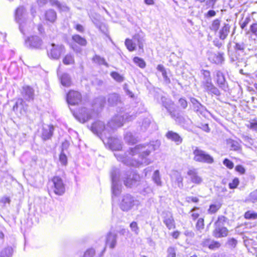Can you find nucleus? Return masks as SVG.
Masks as SVG:
<instances>
[{"mask_svg": "<svg viewBox=\"0 0 257 257\" xmlns=\"http://www.w3.org/2000/svg\"><path fill=\"white\" fill-rule=\"evenodd\" d=\"M159 147V143L139 145L130 150L124 155L120 153L114 154L117 160L128 166L139 167L140 165H148L151 161L147 157L151 152Z\"/></svg>", "mask_w": 257, "mask_h": 257, "instance_id": "1", "label": "nucleus"}, {"mask_svg": "<svg viewBox=\"0 0 257 257\" xmlns=\"http://www.w3.org/2000/svg\"><path fill=\"white\" fill-rule=\"evenodd\" d=\"M135 117V114L130 115L128 113L123 115L118 114L114 116L108 122L106 126L103 121L100 120L94 122L90 126V130L102 140L107 135L109 131H114L117 127L122 126L124 122L132 121Z\"/></svg>", "mask_w": 257, "mask_h": 257, "instance_id": "2", "label": "nucleus"}, {"mask_svg": "<svg viewBox=\"0 0 257 257\" xmlns=\"http://www.w3.org/2000/svg\"><path fill=\"white\" fill-rule=\"evenodd\" d=\"M111 178L112 192L115 196L118 195L121 192V180L123 181L125 186L132 187L140 179L139 175L134 172L128 171L120 173L119 169L115 167H113L111 169Z\"/></svg>", "mask_w": 257, "mask_h": 257, "instance_id": "3", "label": "nucleus"}, {"mask_svg": "<svg viewBox=\"0 0 257 257\" xmlns=\"http://www.w3.org/2000/svg\"><path fill=\"white\" fill-rule=\"evenodd\" d=\"M139 204V201L135 197L130 194H126L122 197L120 208L122 211L127 212L134 207H137Z\"/></svg>", "mask_w": 257, "mask_h": 257, "instance_id": "4", "label": "nucleus"}, {"mask_svg": "<svg viewBox=\"0 0 257 257\" xmlns=\"http://www.w3.org/2000/svg\"><path fill=\"white\" fill-rule=\"evenodd\" d=\"M193 160L195 161L209 164H212L214 162L213 158L207 154L205 151L199 149L197 147H193Z\"/></svg>", "mask_w": 257, "mask_h": 257, "instance_id": "5", "label": "nucleus"}, {"mask_svg": "<svg viewBox=\"0 0 257 257\" xmlns=\"http://www.w3.org/2000/svg\"><path fill=\"white\" fill-rule=\"evenodd\" d=\"M113 131H109V132L101 140L105 144H107L109 148L113 151H119L121 149L122 145L119 139L112 136Z\"/></svg>", "mask_w": 257, "mask_h": 257, "instance_id": "6", "label": "nucleus"}, {"mask_svg": "<svg viewBox=\"0 0 257 257\" xmlns=\"http://www.w3.org/2000/svg\"><path fill=\"white\" fill-rule=\"evenodd\" d=\"M65 48L62 45H56L54 43L51 44L49 48L47 50L48 56L49 58L57 60L58 59L62 53L64 52Z\"/></svg>", "mask_w": 257, "mask_h": 257, "instance_id": "7", "label": "nucleus"}, {"mask_svg": "<svg viewBox=\"0 0 257 257\" xmlns=\"http://www.w3.org/2000/svg\"><path fill=\"white\" fill-rule=\"evenodd\" d=\"M51 183H52V188L55 194L61 196L65 193V184L60 177H54L52 179Z\"/></svg>", "mask_w": 257, "mask_h": 257, "instance_id": "8", "label": "nucleus"}, {"mask_svg": "<svg viewBox=\"0 0 257 257\" xmlns=\"http://www.w3.org/2000/svg\"><path fill=\"white\" fill-rule=\"evenodd\" d=\"M94 112L91 109L85 107L82 108L78 114H74L75 117L81 123H84L93 116Z\"/></svg>", "mask_w": 257, "mask_h": 257, "instance_id": "9", "label": "nucleus"}, {"mask_svg": "<svg viewBox=\"0 0 257 257\" xmlns=\"http://www.w3.org/2000/svg\"><path fill=\"white\" fill-rule=\"evenodd\" d=\"M66 100L67 103L70 105H77L81 102L82 96L78 91L70 90L67 94Z\"/></svg>", "mask_w": 257, "mask_h": 257, "instance_id": "10", "label": "nucleus"}, {"mask_svg": "<svg viewBox=\"0 0 257 257\" xmlns=\"http://www.w3.org/2000/svg\"><path fill=\"white\" fill-rule=\"evenodd\" d=\"M18 24H19L20 31L23 35L31 33L35 26L34 23L30 20H26Z\"/></svg>", "mask_w": 257, "mask_h": 257, "instance_id": "11", "label": "nucleus"}, {"mask_svg": "<svg viewBox=\"0 0 257 257\" xmlns=\"http://www.w3.org/2000/svg\"><path fill=\"white\" fill-rule=\"evenodd\" d=\"M163 222L169 229L175 228V223L171 212L164 211L163 212Z\"/></svg>", "mask_w": 257, "mask_h": 257, "instance_id": "12", "label": "nucleus"}, {"mask_svg": "<svg viewBox=\"0 0 257 257\" xmlns=\"http://www.w3.org/2000/svg\"><path fill=\"white\" fill-rule=\"evenodd\" d=\"M25 44L31 48H40L42 45V40L38 36H32L25 40Z\"/></svg>", "mask_w": 257, "mask_h": 257, "instance_id": "13", "label": "nucleus"}, {"mask_svg": "<svg viewBox=\"0 0 257 257\" xmlns=\"http://www.w3.org/2000/svg\"><path fill=\"white\" fill-rule=\"evenodd\" d=\"M187 175L189 176L192 183L200 185L203 182L202 178L199 175L198 172L196 169H190L187 172Z\"/></svg>", "mask_w": 257, "mask_h": 257, "instance_id": "14", "label": "nucleus"}, {"mask_svg": "<svg viewBox=\"0 0 257 257\" xmlns=\"http://www.w3.org/2000/svg\"><path fill=\"white\" fill-rule=\"evenodd\" d=\"M202 86L208 93L213 94L216 96H219L220 94V91L213 85L212 80L207 82H202Z\"/></svg>", "mask_w": 257, "mask_h": 257, "instance_id": "15", "label": "nucleus"}, {"mask_svg": "<svg viewBox=\"0 0 257 257\" xmlns=\"http://www.w3.org/2000/svg\"><path fill=\"white\" fill-rule=\"evenodd\" d=\"M216 77V83L218 87L221 89L226 91L228 88V85L224 74L220 71H217Z\"/></svg>", "mask_w": 257, "mask_h": 257, "instance_id": "16", "label": "nucleus"}, {"mask_svg": "<svg viewBox=\"0 0 257 257\" xmlns=\"http://www.w3.org/2000/svg\"><path fill=\"white\" fill-rule=\"evenodd\" d=\"M22 95L24 98L28 101H30L34 99V90L29 86H24L22 88Z\"/></svg>", "mask_w": 257, "mask_h": 257, "instance_id": "17", "label": "nucleus"}, {"mask_svg": "<svg viewBox=\"0 0 257 257\" xmlns=\"http://www.w3.org/2000/svg\"><path fill=\"white\" fill-rule=\"evenodd\" d=\"M27 15V12L25 8L23 6H20L18 7L16 11L15 14V18L16 21L19 23L20 22H22L25 20L26 16Z\"/></svg>", "mask_w": 257, "mask_h": 257, "instance_id": "18", "label": "nucleus"}, {"mask_svg": "<svg viewBox=\"0 0 257 257\" xmlns=\"http://www.w3.org/2000/svg\"><path fill=\"white\" fill-rule=\"evenodd\" d=\"M54 127L52 125L45 124L43 126L42 131V138L44 141L50 139L53 133Z\"/></svg>", "mask_w": 257, "mask_h": 257, "instance_id": "19", "label": "nucleus"}, {"mask_svg": "<svg viewBox=\"0 0 257 257\" xmlns=\"http://www.w3.org/2000/svg\"><path fill=\"white\" fill-rule=\"evenodd\" d=\"M117 236L116 233L111 232L108 233L106 237V245L111 248H114L116 244Z\"/></svg>", "mask_w": 257, "mask_h": 257, "instance_id": "20", "label": "nucleus"}, {"mask_svg": "<svg viewBox=\"0 0 257 257\" xmlns=\"http://www.w3.org/2000/svg\"><path fill=\"white\" fill-rule=\"evenodd\" d=\"M228 229L224 226H215V229L213 231V235L216 238H220L226 236L228 234Z\"/></svg>", "mask_w": 257, "mask_h": 257, "instance_id": "21", "label": "nucleus"}, {"mask_svg": "<svg viewBox=\"0 0 257 257\" xmlns=\"http://www.w3.org/2000/svg\"><path fill=\"white\" fill-rule=\"evenodd\" d=\"M230 26L227 23H224L219 31V37L220 40L224 41L230 32Z\"/></svg>", "mask_w": 257, "mask_h": 257, "instance_id": "22", "label": "nucleus"}, {"mask_svg": "<svg viewBox=\"0 0 257 257\" xmlns=\"http://www.w3.org/2000/svg\"><path fill=\"white\" fill-rule=\"evenodd\" d=\"M166 137L174 142H175L177 145L180 144L182 142V139L181 137L176 133L172 131H169L166 135Z\"/></svg>", "mask_w": 257, "mask_h": 257, "instance_id": "23", "label": "nucleus"}, {"mask_svg": "<svg viewBox=\"0 0 257 257\" xmlns=\"http://www.w3.org/2000/svg\"><path fill=\"white\" fill-rule=\"evenodd\" d=\"M45 18L47 21L53 23L57 19L56 12L53 10L50 9L46 12Z\"/></svg>", "mask_w": 257, "mask_h": 257, "instance_id": "24", "label": "nucleus"}, {"mask_svg": "<svg viewBox=\"0 0 257 257\" xmlns=\"http://www.w3.org/2000/svg\"><path fill=\"white\" fill-rule=\"evenodd\" d=\"M204 246H207L210 249H216L220 246V243L217 241H211L209 239H206L203 241Z\"/></svg>", "mask_w": 257, "mask_h": 257, "instance_id": "25", "label": "nucleus"}, {"mask_svg": "<svg viewBox=\"0 0 257 257\" xmlns=\"http://www.w3.org/2000/svg\"><path fill=\"white\" fill-rule=\"evenodd\" d=\"M172 180H174L177 183L179 188H182L183 187V178L180 173L177 171L174 172L172 176Z\"/></svg>", "mask_w": 257, "mask_h": 257, "instance_id": "26", "label": "nucleus"}, {"mask_svg": "<svg viewBox=\"0 0 257 257\" xmlns=\"http://www.w3.org/2000/svg\"><path fill=\"white\" fill-rule=\"evenodd\" d=\"M108 102L109 105L113 106L120 103V99L119 95L116 93L110 94L108 96Z\"/></svg>", "mask_w": 257, "mask_h": 257, "instance_id": "27", "label": "nucleus"}, {"mask_svg": "<svg viewBox=\"0 0 257 257\" xmlns=\"http://www.w3.org/2000/svg\"><path fill=\"white\" fill-rule=\"evenodd\" d=\"M190 101L193 104L194 110L201 113L204 109V106L195 98H191Z\"/></svg>", "mask_w": 257, "mask_h": 257, "instance_id": "28", "label": "nucleus"}, {"mask_svg": "<svg viewBox=\"0 0 257 257\" xmlns=\"http://www.w3.org/2000/svg\"><path fill=\"white\" fill-rule=\"evenodd\" d=\"M211 58L212 61L215 64H221L224 61V53L218 52L216 54H213Z\"/></svg>", "mask_w": 257, "mask_h": 257, "instance_id": "29", "label": "nucleus"}, {"mask_svg": "<svg viewBox=\"0 0 257 257\" xmlns=\"http://www.w3.org/2000/svg\"><path fill=\"white\" fill-rule=\"evenodd\" d=\"M161 102L162 105L167 110H169L172 105L174 104V102L172 100L165 96H162L161 98Z\"/></svg>", "mask_w": 257, "mask_h": 257, "instance_id": "30", "label": "nucleus"}, {"mask_svg": "<svg viewBox=\"0 0 257 257\" xmlns=\"http://www.w3.org/2000/svg\"><path fill=\"white\" fill-rule=\"evenodd\" d=\"M60 80L62 85L66 87H69L71 84V78L67 73L63 74L60 77Z\"/></svg>", "mask_w": 257, "mask_h": 257, "instance_id": "31", "label": "nucleus"}, {"mask_svg": "<svg viewBox=\"0 0 257 257\" xmlns=\"http://www.w3.org/2000/svg\"><path fill=\"white\" fill-rule=\"evenodd\" d=\"M72 40L75 43L82 46H85L87 44L86 40L79 35H74L72 36Z\"/></svg>", "mask_w": 257, "mask_h": 257, "instance_id": "32", "label": "nucleus"}, {"mask_svg": "<svg viewBox=\"0 0 257 257\" xmlns=\"http://www.w3.org/2000/svg\"><path fill=\"white\" fill-rule=\"evenodd\" d=\"M132 40L137 44V46L138 45L139 46L140 49L143 50V43L144 40L143 37L139 34H136L133 37Z\"/></svg>", "mask_w": 257, "mask_h": 257, "instance_id": "33", "label": "nucleus"}, {"mask_svg": "<svg viewBox=\"0 0 257 257\" xmlns=\"http://www.w3.org/2000/svg\"><path fill=\"white\" fill-rule=\"evenodd\" d=\"M92 60L94 63H97L98 65H103L106 67H109V64L106 62L105 59L99 55H95L93 57Z\"/></svg>", "mask_w": 257, "mask_h": 257, "instance_id": "34", "label": "nucleus"}, {"mask_svg": "<svg viewBox=\"0 0 257 257\" xmlns=\"http://www.w3.org/2000/svg\"><path fill=\"white\" fill-rule=\"evenodd\" d=\"M124 139L129 144H134L137 142V139L131 132H127L124 135Z\"/></svg>", "mask_w": 257, "mask_h": 257, "instance_id": "35", "label": "nucleus"}, {"mask_svg": "<svg viewBox=\"0 0 257 257\" xmlns=\"http://www.w3.org/2000/svg\"><path fill=\"white\" fill-rule=\"evenodd\" d=\"M227 144L231 150L238 151L240 148L239 143L234 140L229 139L227 141Z\"/></svg>", "mask_w": 257, "mask_h": 257, "instance_id": "36", "label": "nucleus"}, {"mask_svg": "<svg viewBox=\"0 0 257 257\" xmlns=\"http://www.w3.org/2000/svg\"><path fill=\"white\" fill-rule=\"evenodd\" d=\"M246 202H257V189L249 193L245 199Z\"/></svg>", "mask_w": 257, "mask_h": 257, "instance_id": "37", "label": "nucleus"}, {"mask_svg": "<svg viewBox=\"0 0 257 257\" xmlns=\"http://www.w3.org/2000/svg\"><path fill=\"white\" fill-rule=\"evenodd\" d=\"M125 45L127 48V49L130 51H133L136 49L137 44L133 41V40H131L129 39H126L125 41Z\"/></svg>", "mask_w": 257, "mask_h": 257, "instance_id": "38", "label": "nucleus"}, {"mask_svg": "<svg viewBox=\"0 0 257 257\" xmlns=\"http://www.w3.org/2000/svg\"><path fill=\"white\" fill-rule=\"evenodd\" d=\"M220 22L221 21L218 19L213 20L209 27L210 29L214 32H216L220 26Z\"/></svg>", "mask_w": 257, "mask_h": 257, "instance_id": "39", "label": "nucleus"}, {"mask_svg": "<svg viewBox=\"0 0 257 257\" xmlns=\"http://www.w3.org/2000/svg\"><path fill=\"white\" fill-rule=\"evenodd\" d=\"M152 179L154 182L158 185L161 186L162 185V181L161 180V177L160 175V172L159 170H156L152 176Z\"/></svg>", "mask_w": 257, "mask_h": 257, "instance_id": "40", "label": "nucleus"}, {"mask_svg": "<svg viewBox=\"0 0 257 257\" xmlns=\"http://www.w3.org/2000/svg\"><path fill=\"white\" fill-rule=\"evenodd\" d=\"M227 221V218L223 215L219 216L217 221L215 222V226L223 227Z\"/></svg>", "mask_w": 257, "mask_h": 257, "instance_id": "41", "label": "nucleus"}, {"mask_svg": "<svg viewBox=\"0 0 257 257\" xmlns=\"http://www.w3.org/2000/svg\"><path fill=\"white\" fill-rule=\"evenodd\" d=\"M13 253V248L8 247L4 248L1 253V257H11Z\"/></svg>", "mask_w": 257, "mask_h": 257, "instance_id": "42", "label": "nucleus"}, {"mask_svg": "<svg viewBox=\"0 0 257 257\" xmlns=\"http://www.w3.org/2000/svg\"><path fill=\"white\" fill-rule=\"evenodd\" d=\"M63 62L65 65H70L74 63V59L73 56L68 54L66 55L63 59Z\"/></svg>", "mask_w": 257, "mask_h": 257, "instance_id": "43", "label": "nucleus"}, {"mask_svg": "<svg viewBox=\"0 0 257 257\" xmlns=\"http://www.w3.org/2000/svg\"><path fill=\"white\" fill-rule=\"evenodd\" d=\"M133 61L136 65L141 68H144L146 67V63L145 61L140 57H134Z\"/></svg>", "mask_w": 257, "mask_h": 257, "instance_id": "44", "label": "nucleus"}, {"mask_svg": "<svg viewBox=\"0 0 257 257\" xmlns=\"http://www.w3.org/2000/svg\"><path fill=\"white\" fill-rule=\"evenodd\" d=\"M110 76L113 79L118 82H122L124 80L123 76L116 72L113 71L111 72Z\"/></svg>", "mask_w": 257, "mask_h": 257, "instance_id": "45", "label": "nucleus"}, {"mask_svg": "<svg viewBox=\"0 0 257 257\" xmlns=\"http://www.w3.org/2000/svg\"><path fill=\"white\" fill-rule=\"evenodd\" d=\"M201 72L203 76V80L202 82H207L211 80L210 71L208 70H202Z\"/></svg>", "mask_w": 257, "mask_h": 257, "instance_id": "46", "label": "nucleus"}, {"mask_svg": "<svg viewBox=\"0 0 257 257\" xmlns=\"http://www.w3.org/2000/svg\"><path fill=\"white\" fill-rule=\"evenodd\" d=\"M151 122V120L149 118H146L143 119L141 125V129L143 131H145L149 127Z\"/></svg>", "mask_w": 257, "mask_h": 257, "instance_id": "47", "label": "nucleus"}, {"mask_svg": "<svg viewBox=\"0 0 257 257\" xmlns=\"http://www.w3.org/2000/svg\"><path fill=\"white\" fill-rule=\"evenodd\" d=\"M221 206L220 204H211L209 206V208L208 210V211L209 213L213 214L216 213L219 209L220 208Z\"/></svg>", "mask_w": 257, "mask_h": 257, "instance_id": "48", "label": "nucleus"}, {"mask_svg": "<svg viewBox=\"0 0 257 257\" xmlns=\"http://www.w3.org/2000/svg\"><path fill=\"white\" fill-rule=\"evenodd\" d=\"M204 227V219L202 218H199L196 224V228L197 230L201 231Z\"/></svg>", "mask_w": 257, "mask_h": 257, "instance_id": "49", "label": "nucleus"}, {"mask_svg": "<svg viewBox=\"0 0 257 257\" xmlns=\"http://www.w3.org/2000/svg\"><path fill=\"white\" fill-rule=\"evenodd\" d=\"M198 210H199V208L195 207L190 211L192 219L194 220H196L199 216V213L197 211Z\"/></svg>", "mask_w": 257, "mask_h": 257, "instance_id": "50", "label": "nucleus"}, {"mask_svg": "<svg viewBox=\"0 0 257 257\" xmlns=\"http://www.w3.org/2000/svg\"><path fill=\"white\" fill-rule=\"evenodd\" d=\"M130 228L133 232L137 235L139 232V227H138V224L136 221H133L130 225Z\"/></svg>", "mask_w": 257, "mask_h": 257, "instance_id": "51", "label": "nucleus"}, {"mask_svg": "<svg viewBox=\"0 0 257 257\" xmlns=\"http://www.w3.org/2000/svg\"><path fill=\"white\" fill-rule=\"evenodd\" d=\"M244 217L246 219H256L257 213L251 211L245 213Z\"/></svg>", "mask_w": 257, "mask_h": 257, "instance_id": "52", "label": "nucleus"}, {"mask_svg": "<svg viewBox=\"0 0 257 257\" xmlns=\"http://www.w3.org/2000/svg\"><path fill=\"white\" fill-rule=\"evenodd\" d=\"M239 183V179L237 178H235L231 182L229 183L228 184L229 188L230 189H234L236 188L238 185Z\"/></svg>", "mask_w": 257, "mask_h": 257, "instance_id": "53", "label": "nucleus"}, {"mask_svg": "<svg viewBox=\"0 0 257 257\" xmlns=\"http://www.w3.org/2000/svg\"><path fill=\"white\" fill-rule=\"evenodd\" d=\"M223 164L229 169H232L234 167L233 162L228 159H225L223 161Z\"/></svg>", "mask_w": 257, "mask_h": 257, "instance_id": "54", "label": "nucleus"}, {"mask_svg": "<svg viewBox=\"0 0 257 257\" xmlns=\"http://www.w3.org/2000/svg\"><path fill=\"white\" fill-rule=\"evenodd\" d=\"M59 160L63 165H66L67 163V157L63 151H62L59 156Z\"/></svg>", "mask_w": 257, "mask_h": 257, "instance_id": "55", "label": "nucleus"}, {"mask_svg": "<svg viewBox=\"0 0 257 257\" xmlns=\"http://www.w3.org/2000/svg\"><path fill=\"white\" fill-rule=\"evenodd\" d=\"M167 257H176V250L174 247H169L167 249Z\"/></svg>", "mask_w": 257, "mask_h": 257, "instance_id": "56", "label": "nucleus"}, {"mask_svg": "<svg viewBox=\"0 0 257 257\" xmlns=\"http://www.w3.org/2000/svg\"><path fill=\"white\" fill-rule=\"evenodd\" d=\"M179 104L180 105V107L182 109H185L187 108L188 106V103L186 99L183 98H181L179 100Z\"/></svg>", "mask_w": 257, "mask_h": 257, "instance_id": "57", "label": "nucleus"}, {"mask_svg": "<svg viewBox=\"0 0 257 257\" xmlns=\"http://www.w3.org/2000/svg\"><path fill=\"white\" fill-rule=\"evenodd\" d=\"M95 103H99L100 107H103L105 103V98L103 96H100L95 100Z\"/></svg>", "mask_w": 257, "mask_h": 257, "instance_id": "58", "label": "nucleus"}, {"mask_svg": "<svg viewBox=\"0 0 257 257\" xmlns=\"http://www.w3.org/2000/svg\"><path fill=\"white\" fill-rule=\"evenodd\" d=\"M250 31L257 37V23L252 24L250 26Z\"/></svg>", "mask_w": 257, "mask_h": 257, "instance_id": "59", "label": "nucleus"}, {"mask_svg": "<svg viewBox=\"0 0 257 257\" xmlns=\"http://www.w3.org/2000/svg\"><path fill=\"white\" fill-rule=\"evenodd\" d=\"M57 8L60 11L68 12L69 10V8L64 4L59 3Z\"/></svg>", "mask_w": 257, "mask_h": 257, "instance_id": "60", "label": "nucleus"}, {"mask_svg": "<svg viewBox=\"0 0 257 257\" xmlns=\"http://www.w3.org/2000/svg\"><path fill=\"white\" fill-rule=\"evenodd\" d=\"M245 45L243 43H237L235 44V49L243 51L245 49Z\"/></svg>", "mask_w": 257, "mask_h": 257, "instance_id": "61", "label": "nucleus"}, {"mask_svg": "<svg viewBox=\"0 0 257 257\" xmlns=\"http://www.w3.org/2000/svg\"><path fill=\"white\" fill-rule=\"evenodd\" d=\"M247 126L252 130H257V121H252L249 122L246 125Z\"/></svg>", "mask_w": 257, "mask_h": 257, "instance_id": "62", "label": "nucleus"}, {"mask_svg": "<svg viewBox=\"0 0 257 257\" xmlns=\"http://www.w3.org/2000/svg\"><path fill=\"white\" fill-rule=\"evenodd\" d=\"M250 21V19L249 17L246 18L245 20L240 24L241 28L244 29L249 23Z\"/></svg>", "mask_w": 257, "mask_h": 257, "instance_id": "63", "label": "nucleus"}, {"mask_svg": "<svg viewBox=\"0 0 257 257\" xmlns=\"http://www.w3.org/2000/svg\"><path fill=\"white\" fill-rule=\"evenodd\" d=\"M235 170L240 173L241 174H243L245 173V169L241 165H237L235 167Z\"/></svg>", "mask_w": 257, "mask_h": 257, "instance_id": "64", "label": "nucleus"}]
</instances>
